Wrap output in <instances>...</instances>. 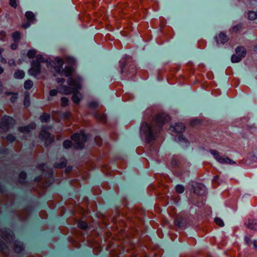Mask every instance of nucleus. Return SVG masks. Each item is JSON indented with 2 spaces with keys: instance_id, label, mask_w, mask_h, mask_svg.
Masks as SVG:
<instances>
[{
  "instance_id": "f257e3e1",
  "label": "nucleus",
  "mask_w": 257,
  "mask_h": 257,
  "mask_svg": "<svg viewBox=\"0 0 257 257\" xmlns=\"http://www.w3.org/2000/svg\"><path fill=\"white\" fill-rule=\"evenodd\" d=\"M170 121V117L165 113H159L154 115L151 124L144 122L141 126V136L147 143L155 140L162 130V126Z\"/></svg>"
},
{
  "instance_id": "f03ea898",
  "label": "nucleus",
  "mask_w": 257,
  "mask_h": 257,
  "mask_svg": "<svg viewBox=\"0 0 257 257\" xmlns=\"http://www.w3.org/2000/svg\"><path fill=\"white\" fill-rule=\"evenodd\" d=\"M64 62L62 59L59 58H56L54 61H52L48 64V67L49 65L54 67L55 72L58 74L64 75L66 77L70 76L74 71L72 66L68 65L66 66L65 68H63Z\"/></svg>"
},
{
  "instance_id": "7ed1b4c3",
  "label": "nucleus",
  "mask_w": 257,
  "mask_h": 257,
  "mask_svg": "<svg viewBox=\"0 0 257 257\" xmlns=\"http://www.w3.org/2000/svg\"><path fill=\"white\" fill-rule=\"evenodd\" d=\"M81 77L78 76L69 77L67 80V83L72 87L63 85L60 88V92L67 95L77 91L81 88Z\"/></svg>"
},
{
  "instance_id": "20e7f679",
  "label": "nucleus",
  "mask_w": 257,
  "mask_h": 257,
  "mask_svg": "<svg viewBox=\"0 0 257 257\" xmlns=\"http://www.w3.org/2000/svg\"><path fill=\"white\" fill-rule=\"evenodd\" d=\"M87 139V136L83 131H81L80 133L74 134L71 136V139L73 142V148L76 149H82Z\"/></svg>"
},
{
  "instance_id": "39448f33",
  "label": "nucleus",
  "mask_w": 257,
  "mask_h": 257,
  "mask_svg": "<svg viewBox=\"0 0 257 257\" xmlns=\"http://www.w3.org/2000/svg\"><path fill=\"white\" fill-rule=\"evenodd\" d=\"M185 126L182 123H176L174 125L171 126L170 131L173 133V135L178 136V140L179 141H183L186 143L187 140L183 137L182 133L184 131Z\"/></svg>"
},
{
  "instance_id": "423d86ee",
  "label": "nucleus",
  "mask_w": 257,
  "mask_h": 257,
  "mask_svg": "<svg viewBox=\"0 0 257 257\" xmlns=\"http://www.w3.org/2000/svg\"><path fill=\"white\" fill-rule=\"evenodd\" d=\"M211 155H213L215 159L219 163L227 164L230 165L235 164L236 163L232 160L227 157H224L221 156L219 152L215 150H210L209 151Z\"/></svg>"
},
{
  "instance_id": "0eeeda50",
  "label": "nucleus",
  "mask_w": 257,
  "mask_h": 257,
  "mask_svg": "<svg viewBox=\"0 0 257 257\" xmlns=\"http://www.w3.org/2000/svg\"><path fill=\"white\" fill-rule=\"evenodd\" d=\"M15 121L13 117L5 116L2 117L0 123V132H5L13 126Z\"/></svg>"
},
{
  "instance_id": "6e6552de",
  "label": "nucleus",
  "mask_w": 257,
  "mask_h": 257,
  "mask_svg": "<svg viewBox=\"0 0 257 257\" xmlns=\"http://www.w3.org/2000/svg\"><path fill=\"white\" fill-rule=\"evenodd\" d=\"M121 72L122 73L125 72H130L134 73L136 72V66L134 62H130L128 63H126V60L125 61L121 60L120 61Z\"/></svg>"
},
{
  "instance_id": "1a4fd4ad",
  "label": "nucleus",
  "mask_w": 257,
  "mask_h": 257,
  "mask_svg": "<svg viewBox=\"0 0 257 257\" xmlns=\"http://www.w3.org/2000/svg\"><path fill=\"white\" fill-rule=\"evenodd\" d=\"M39 137L41 139L45 141L46 146L49 145L54 141V136L49 133L45 127H43L41 131Z\"/></svg>"
},
{
  "instance_id": "9d476101",
  "label": "nucleus",
  "mask_w": 257,
  "mask_h": 257,
  "mask_svg": "<svg viewBox=\"0 0 257 257\" xmlns=\"http://www.w3.org/2000/svg\"><path fill=\"white\" fill-rule=\"evenodd\" d=\"M1 236L8 242H13L14 233L10 229L5 228L1 230Z\"/></svg>"
},
{
  "instance_id": "9b49d317",
  "label": "nucleus",
  "mask_w": 257,
  "mask_h": 257,
  "mask_svg": "<svg viewBox=\"0 0 257 257\" xmlns=\"http://www.w3.org/2000/svg\"><path fill=\"white\" fill-rule=\"evenodd\" d=\"M41 65L38 62H33L32 66L29 70V74L32 76H36L40 73Z\"/></svg>"
},
{
  "instance_id": "f8f14e48",
  "label": "nucleus",
  "mask_w": 257,
  "mask_h": 257,
  "mask_svg": "<svg viewBox=\"0 0 257 257\" xmlns=\"http://www.w3.org/2000/svg\"><path fill=\"white\" fill-rule=\"evenodd\" d=\"M246 227L250 229L257 231V220L249 218L244 223Z\"/></svg>"
},
{
  "instance_id": "ddd939ff",
  "label": "nucleus",
  "mask_w": 257,
  "mask_h": 257,
  "mask_svg": "<svg viewBox=\"0 0 257 257\" xmlns=\"http://www.w3.org/2000/svg\"><path fill=\"white\" fill-rule=\"evenodd\" d=\"M228 40L227 36L223 32H220L217 36L215 37V40L217 44L219 43L224 44Z\"/></svg>"
},
{
  "instance_id": "4468645a",
  "label": "nucleus",
  "mask_w": 257,
  "mask_h": 257,
  "mask_svg": "<svg viewBox=\"0 0 257 257\" xmlns=\"http://www.w3.org/2000/svg\"><path fill=\"white\" fill-rule=\"evenodd\" d=\"M192 187L195 193L201 195L204 193L205 186L203 185L196 183Z\"/></svg>"
},
{
  "instance_id": "2eb2a0df",
  "label": "nucleus",
  "mask_w": 257,
  "mask_h": 257,
  "mask_svg": "<svg viewBox=\"0 0 257 257\" xmlns=\"http://www.w3.org/2000/svg\"><path fill=\"white\" fill-rule=\"evenodd\" d=\"M13 246L15 251L17 253L21 252L24 249L23 244L18 240H16L14 242Z\"/></svg>"
},
{
  "instance_id": "dca6fc26",
  "label": "nucleus",
  "mask_w": 257,
  "mask_h": 257,
  "mask_svg": "<svg viewBox=\"0 0 257 257\" xmlns=\"http://www.w3.org/2000/svg\"><path fill=\"white\" fill-rule=\"evenodd\" d=\"M45 168H46V165L44 164H40L38 166V168L43 171V174L45 176L46 175V173H47V174L48 176V177L49 178H51L52 176V170L51 169H49L48 170H45Z\"/></svg>"
},
{
  "instance_id": "f3484780",
  "label": "nucleus",
  "mask_w": 257,
  "mask_h": 257,
  "mask_svg": "<svg viewBox=\"0 0 257 257\" xmlns=\"http://www.w3.org/2000/svg\"><path fill=\"white\" fill-rule=\"evenodd\" d=\"M36 126L35 123H32L27 126L20 127L19 130L22 133H29L31 130H34L36 128Z\"/></svg>"
},
{
  "instance_id": "a211bd4d",
  "label": "nucleus",
  "mask_w": 257,
  "mask_h": 257,
  "mask_svg": "<svg viewBox=\"0 0 257 257\" xmlns=\"http://www.w3.org/2000/svg\"><path fill=\"white\" fill-rule=\"evenodd\" d=\"M67 164V160L65 158H61L59 163L56 162L54 164V167L56 168H63L65 167Z\"/></svg>"
},
{
  "instance_id": "6ab92c4d",
  "label": "nucleus",
  "mask_w": 257,
  "mask_h": 257,
  "mask_svg": "<svg viewBox=\"0 0 257 257\" xmlns=\"http://www.w3.org/2000/svg\"><path fill=\"white\" fill-rule=\"evenodd\" d=\"M236 54L243 58L246 55V50L243 47H237L235 49Z\"/></svg>"
},
{
  "instance_id": "aec40b11",
  "label": "nucleus",
  "mask_w": 257,
  "mask_h": 257,
  "mask_svg": "<svg viewBox=\"0 0 257 257\" xmlns=\"http://www.w3.org/2000/svg\"><path fill=\"white\" fill-rule=\"evenodd\" d=\"M41 179L42 178L41 177H38L35 178V181L40 182V183H41V187L46 188L50 185L51 183H50L49 181H44L41 182Z\"/></svg>"
},
{
  "instance_id": "412c9836",
  "label": "nucleus",
  "mask_w": 257,
  "mask_h": 257,
  "mask_svg": "<svg viewBox=\"0 0 257 257\" xmlns=\"http://www.w3.org/2000/svg\"><path fill=\"white\" fill-rule=\"evenodd\" d=\"M73 93H74L72 97V100L74 103L78 104L80 100L81 94L78 92H75V91H74Z\"/></svg>"
},
{
  "instance_id": "4be33fe9",
  "label": "nucleus",
  "mask_w": 257,
  "mask_h": 257,
  "mask_svg": "<svg viewBox=\"0 0 257 257\" xmlns=\"http://www.w3.org/2000/svg\"><path fill=\"white\" fill-rule=\"evenodd\" d=\"M25 17L29 22H32L35 20V15L32 12H27L25 14Z\"/></svg>"
},
{
  "instance_id": "5701e85b",
  "label": "nucleus",
  "mask_w": 257,
  "mask_h": 257,
  "mask_svg": "<svg viewBox=\"0 0 257 257\" xmlns=\"http://www.w3.org/2000/svg\"><path fill=\"white\" fill-rule=\"evenodd\" d=\"M14 77L17 79H22L25 76V73L22 70H18L14 73Z\"/></svg>"
},
{
  "instance_id": "b1692460",
  "label": "nucleus",
  "mask_w": 257,
  "mask_h": 257,
  "mask_svg": "<svg viewBox=\"0 0 257 257\" xmlns=\"http://www.w3.org/2000/svg\"><path fill=\"white\" fill-rule=\"evenodd\" d=\"M95 117L99 121L101 122H105L106 121V116L104 114L96 113Z\"/></svg>"
},
{
  "instance_id": "393cba45",
  "label": "nucleus",
  "mask_w": 257,
  "mask_h": 257,
  "mask_svg": "<svg viewBox=\"0 0 257 257\" xmlns=\"http://www.w3.org/2000/svg\"><path fill=\"white\" fill-rule=\"evenodd\" d=\"M30 94L27 91L25 93V99L24 101V104L26 107H28L30 105Z\"/></svg>"
},
{
  "instance_id": "a878e982",
  "label": "nucleus",
  "mask_w": 257,
  "mask_h": 257,
  "mask_svg": "<svg viewBox=\"0 0 257 257\" xmlns=\"http://www.w3.org/2000/svg\"><path fill=\"white\" fill-rule=\"evenodd\" d=\"M12 38L15 43H18L21 38V33L16 31L12 34Z\"/></svg>"
},
{
  "instance_id": "bb28decb",
  "label": "nucleus",
  "mask_w": 257,
  "mask_h": 257,
  "mask_svg": "<svg viewBox=\"0 0 257 257\" xmlns=\"http://www.w3.org/2000/svg\"><path fill=\"white\" fill-rule=\"evenodd\" d=\"M242 57L237 54H234L231 57V61L233 63H237L241 61Z\"/></svg>"
},
{
  "instance_id": "cd10ccee",
  "label": "nucleus",
  "mask_w": 257,
  "mask_h": 257,
  "mask_svg": "<svg viewBox=\"0 0 257 257\" xmlns=\"http://www.w3.org/2000/svg\"><path fill=\"white\" fill-rule=\"evenodd\" d=\"M40 119L42 122H46L49 120L50 115L46 113H44L40 116Z\"/></svg>"
},
{
  "instance_id": "c85d7f7f",
  "label": "nucleus",
  "mask_w": 257,
  "mask_h": 257,
  "mask_svg": "<svg viewBox=\"0 0 257 257\" xmlns=\"http://www.w3.org/2000/svg\"><path fill=\"white\" fill-rule=\"evenodd\" d=\"M33 85V82L30 80H27L24 83V87L26 89H30L32 87Z\"/></svg>"
},
{
  "instance_id": "c756f323",
  "label": "nucleus",
  "mask_w": 257,
  "mask_h": 257,
  "mask_svg": "<svg viewBox=\"0 0 257 257\" xmlns=\"http://www.w3.org/2000/svg\"><path fill=\"white\" fill-rule=\"evenodd\" d=\"M248 18L249 20H253L257 18V13L253 11H249L248 13Z\"/></svg>"
},
{
  "instance_id": "7c9ffc66",
  "label": "nucleus",
  "mask_w": 257,
  "mask_h": 257,
  "mask_svg": "<svg viewBox=\"0 0 257 257\" xmlns=\"http://www.w3.org/2000/svg\"><path fill=\"white\" fill-rule=\"evenodd\" d=\"M77 226L79 228L84 229L87 227V223L82 220H79L77 222Z\"/></svg>"
},
{
  "instance_id": "2f4dec72",
  "label": "nucleus",
  "mask_w": 257,
  "mask_h": 257,
  "mask_svg": "<svg viewBox=\"0 0 257 257\" xmlns=\"http://www.w3.org/2000/svg\"><path fill=\"white\" fill-rule=\"evenodd\" d=\"M26 173L24 172H22L19 174V181L21 183H23L24 182L26 178Z\"/></svg>"
},
{
  "instance_id": "473e14b6",
  "label": "nucleus",
  "mask_w": 257,
  "mask_h": 257,
  "mask_svg": "<svg viewBox=\"0 0 257 257\" xmlns=\"http://www.w3.org/2000/svg\"><path fill=\"white\" fill-rule=\"evenodd\" d=\"M242 29V26L241 24H238L236 26H234L232 28V31L234 33H237L240 31Z\"/></svg>"
},
{
  "instance_id": "72a5a7b5",
  "label": "nucleus",
  "mask_w": 257,
  "mask_h": 257,
  "mask_svg": "<svg viewBox=\"0 0 257 257\" xmlns=\"http://www.w3.org/2000/svg\"><path fill=\"white\" fill-rule=\"evenodd\" d=\"M33 62H38L40 64L41 62H45V59L41 55H38L36 57V60Z\"/></svg>"
},
{
  "instance_id": "f704fd0d",
  "label": "nucleus",
  "mask_w": 257,
  "mask_h": 257,
  "mask_svg": "<svg viewBox=\"0 0 257 257\" xmlns=\"http://www.w3.org/2000/svg\"><path fill=\"white\" fill-rule=\"evenodd\" d=\"M214 221L216 224H217L220 227H223L224 226V222L223 220L218 217H216L214 219Z\"/></svg>"
},
{
  "instance_id": "c9c22d12",
  "label": "nucleus",
  "mask_w": 257,
  "mask_h": 257,
  "mask_svg": "<svg viewBox=\"0 0 257 257\" xmlns=\"http://www.w3.org/2000/svg\"><path fill=\"white\" fill-rule=\"evenodd\" d=\"M0 250L3 253H5L8 250V248L5 243L0 242Z\"/></svg>"
},
{
  "instance_id": "e433bc0d",
  "label": "nucleus",
  "mask_w": 257,
  "mask_h": 257,
  "mask_svg": "<svg viewBox=\"0 0 257 257\" xmlns=\"http://www.w3.org/2000/svg\"><path fill=\"white\" fill-rule=\"evenodd\" d=\"M176 191L178 193H182L184 191V187L181 185H178L176 186Z\"/></svg>"
},
{
  "instance_id": "4c0bfd02",
  "label": "nucleus",
  "mask_w": 257,
  "mask_h": 257,
  "mask_svg": "<svg viewBox=\"0 0 257 257\" xmlns=\"http://www.w3.org/2000/svg\"><path fill=\"white\" fill-rule=\"evenodd\" d=\"M72 145V143L70 140H66L63 143V147L65 149L69 148Z\"/></svg>"
},
{
  "instance_id": "58836bf2",
  "label": "nucleus",
  "mask_w": 257,
  "mask_h": 257,
  "mask_svg": "<svg viewBox=\"0 0 257 257\" xmlns=\"http://www.w3.org/2000/svg\"><path fill=\"white\" fill-rule=\"evenodd\" d=\"M36 54V51L35 50H30L28 52L27 56L30 58H33Z\"/></svg>"
},
{
  "instance_id": "ea45409f",
  "label": "nucleus",
  "mask_w": 257,
  "mask_h": 257,
  "mask_svg": "<svg viewBox=\"0 0 257 257\" xmlns=\"http://www.w3.org/2000/svg\"><path fill=\"white\" fill-rule=\"evenodd\" d=\"M61 105L64 107L68 105V99L67 97H63L61 98Z\"/></svg>"
},
{
  "instance_id": "a19ab883",
  "label": "nucleus",
  "mask_w": 257,
  "mask_h": 257,
  "mask_svg": "<svg viewBox=\"0 0 257 257\" xmlns=\"http://www.w3.org/2000/svg\"><path fill=\"white\" fill-rule=\"evenodd\" d=\"M244 241H245L246 244L247 245H248L249 246H250L251 245V243H252V241L250 239V236H248V235L245 236V237H244Z\"/></svg>"
},
{
  "instance_id": "79ce46f5",
  "label": "nucleus",
  "mask_w": 257,
  "mask_h": 257,
  "mask_svg": "<svg viewBox=\"0 0 257 257\" xmlns=\"http://www.w3.org/2000/svg\"><path fill=\"white\" fill-rule=\"evenodd\" d=\"M18 1V0H10V5L11 7L16 8L17 7Z\"/></svg>"
},
{
  "instance_id": "37998d69",
  "label": "nucleus",
  "mask_w": 257,
  "mask_h": 257,
  "mask_svg": "<svg viewBox=\"0 0 257 257\" xmlns=\"http://www.w3.org/2000/svg\"><path fill=\"white\" fill-rule=\"evenodd\" d=\"M7 140L10 142H13L15 140V137L12 135H9L7 137Z\"/></svg>"
},
{
  "instance_id": "c03bdc74",
  "label": "nucleus",
  "mask_w": 257,
  "mask_h": 257,
  "mask_svg": "<svg viewBox=\"0 0 257 257\" xmlns=\"http://www.w3.org/2000/svg\"><path fill=\"white\" fill-rule=\"evenodd\" d=\"M57 93H58V91L56 89H52L49 92L50 95L51 96H56L57 95Z\"/></svg>"
},
{
  "instance_id": "a18cd8bd",
  "label": "nucleus",
  "mask_w": 257,
  "mask_h": 257,
  "mask_svg": "<svg viewBox=\"0 0 257 257\" xmlns=\"http://www.w3.org/2000/svg\"><path fill=\"white\" fill-rule=\"evenodd\" d=\"M6 37V33L5 31H2L0 32V40H3Z\"/></svg>"
},
{
  "instance_id": "49530a36",
  "label": "nucleus",
  "mask_w": 257,
  "mask_h": 257,
  "mask_svg": "<svg viewBox=\"0 0 257 257\" xmlns=\"http://www.w3.org/2000/svg\"><path fill=\"white\" fill-rule=\"evenodd\" d=\"M95 141L98 146H100L102 142L101 139L99 137H95Z\"/></svg>"
},
{
  "instance_id": "de8ad7c7",
  "label": "nucleus",
  "mask_w": 257,
  "mask_h": 257,
  "mask_svg": "<svg viewBox=\"0 0 257 257\" xmlns=\"http://www.w3.org/2000/svg\"><path fill=\"white\" fill-rule=\"evenodd\" d=\"M98 105V104L96 102L92 101L90 102L89 106L92 108L96 107Z\"/></svg>"
},
{
  "instance_id": "09e8293b",
  "label": "nucleus",
  "mask_w": 257,
  "mask_h": 257,
  "mask_svg": "<svg viewBox=\"0 0 257 257\" xmlns=\"http://www.w3.org/2000/svg\"><path fill=\"white\" fill-rule=\"evenodd\" d=\"M171 165L172 166H174V167L177 166L178 162L176 160H175V158H173L172 159V161L171 162Z\"/></svg>"
},
{
  "instance_id": "8fccbe9b",
  "label": "nucleus",
  "mask_w": 257,
  "mask_h": 257,
  "mask_svg": "<svg viewBox=\"0 0 257 257\" xmlns=\"http://www.w3.org/2000/svg\"><path fill=\"white\" fill-rule=\"evenodd\" d=\"M17 47H18V44H17V43H15L12 44L11 45V48L13 50H16L17 48Z\"/></svg>"
},
{
  "instance_id": "3c124183",
  "label": "nucleus",
  "mask_w": 257,
  "mask_h": 257,
  "mask_svg": "<svg viewBox=\"0 0 257 257\" xmlns=\"http://www.w3.org/2000/svg\"><path fill=\"white\" fill-rule=\"evenodd\" d=\"M8 64L11 66L15 65V61L13 59L10 60L8 62Z\"/></svg>"
},
{
  "instance_id": "603ef678",
  "label": "nucleus",
  "mask_w": 257,
  "mask_h": 257,
  "mask_svg": "<svg viewBox=\"0 0 257 257\" xmlns=\"http://www.w3.org/2000/svg\"><path fill=\"white\" fill-rule=\"evenodd\" d=\"M65 79L64 78H57V82L59 83H63L65 81Z\"/></svg>"
},
{
  "instance_id": "864d4df0",
  "label": "nucleus",
  "mask_w": 257,
  "mask_h": 257,
  "mask_svg": "<svg viewBox=\"0 0 257 257\" xmlns=\"http://www.w3.org/2000/svg\"><path fill=\"white\" fill-rule=\"evenodd\" d=\"M30 26V24L29 23H27L26 24H24L22 25V27L23 28L26 29L28 28Z\"/></svg>"
},
{
  "instance_id": "5fc2aeb1",
  "label": "nucleus",
  "mask_w": 257,
  "mask_h": 257,
  "mask_svg": "<svg viewBox=\"0 0 257 257\" xmlns=\"http://www.w3.org/2000/svg\"><path fill=\"white\" fill-rule=\"evenodd\" d=\"M199 123V121L198 120H193L191 121V124L192 125H194Z\"/></svg>"
},
{
  "instance_id": "6e6d98bb",
  "label": "nucleus",
  "mask_w": 257,
  "mask_h": 257,
  "mask_svg": "<svg viewBox=\"0 0 257 257\" xmlns=\"http://www.w3.org/2000/svg\"><path fill=\"white\" fill-rule=\"evenodd\" d=\"M251 244H252V245H253V247H254L255 249H257L256 241L255 240H253V241L252 242Z\"/></svg>"
},
{
  "instance_id": "4d7b16f0",
  "label": "nucleus",
  "mask_w": 257,
  "mask_h": 257,
  "mask_svg": "<svg viewBox=\"0 0 257 257\" xmlns=\"http://www.w3.org/2000/svg\"><path fill=\"white\" fill-rule=\"evenodd\" d=\"M17 98V96L15 95H13L11 98V100L12 102H14L16 99Z\"/></svg>"
},
{
  "instance_id": "13d9d810",
  "label": "nucleus",
  "mask_w": 257,
  "mask_h": 257,
  "mask_svg": "<svg viewBox=\"0 0 257 257\" xmlns=\"http://www.w3.org/2000/svg\"><path fill=\"white\" fill-rule=\"evenodd\" d=\"M3 87L2 84V82L0 81V94L3 92Z\"/></svg>"
},
{
  "instance_id": "bf43d9fd",
  "label": "nucleus",
  "mask_w": 257,
  "mask_h": 257,
  "mask_svg": "<svg viewBox=\"0 0 257 257\" xmlns=\"http://www.w3.org/2000/svg\"><path fill=\"white\" fill-rule=\"evenodd\" d=\"M1 62L3 63H6V60L4 59V58H2L1 59Z\"/></svg>"
},
{
  "instance_id": "052dcab7",
  "label": "nucleus",
  "mask_w": 257,
  "mask_h": 257,
  "mask_svg": "<svg viewBox=\"0 0 257 257\" xmlns=\"http://www.w3.org/2000/svg\"><path fill=\"white\" fill-rule=\"evenodd\" d=\"M254 51L255 52H257V45H256L255 46H254Z\"/></svg>"
},
{
  "instance_id": "680f3d73",
  "label": "nucleus",
  "mask_w": 257,
  "mask_h": 257,
  "mask_svg": "<svg viewBox=\"0 0 257 257\" xmlns=\"http://www.w3.org/2000/svg\"><path fill=\"white\" fill-rule=\"evenodd\" d=\"M4 71V69L2 67H0V74H2Z\"/></svg>"
},
{
  "instance_id": "e2e57ef3",
  "label": "nucleus",
  "mask_w": 257,
  "mask_h": 257,
  "mask_svg": "<svg viewBox=\"0 0 257 257\" xmlns=\"http://www.w3.org/2000/svg\"><path fill=\"white\" fill-rule=\"evenodd\" d=\"M3 51H4V50L3 49L0 48V55H1V54L2 53Z\"/></svg>"
},
{
  "instance_id": "0e129e2a",
  "label": "nucleus",
  "mask_w": 257,
  "mask_h": 257,
  "mask_svg": "<svg viewBox=\"0 0 257 257\" xmlns=\"http://www.w3.org/2000/svg\"><path fill=\"white\" fill-rule=\"evenodd\" d=\"M42 213H42L41 214V218H45V216H42ZM44 215H45V214H44Z\"/></svg>"
},
{
  "instance_id": "69168bd1",
  "label": "nucleus",
  "mask_w": 257,
  "mask_h": 257,
  "mask_svg": "<svg viewBox=\"0 0 257 257\" xmlns=\"http://www.w3.org/2000/svg\"><path fill=\"white\" fill-rule=\"evenodd\" d=\"M175 224H176V225H179V224L178 223V220H176V221H175Z\"/></svg>"
},
{
  "instance_id": "338daca9",
  "label": "nucleus",
  "mask_w": 257,
  "mask_h": 257,
  "mask_svg": "<svg viewBox=\"0 0 257 257\" xmlns=\"http://www.w3.org/2000/svg\"><path fill=\"white\" fill-rule=\"evenodd\" d=\"M69 114H70V113H68L67 114V116L68 115H69Z\"/></svg>"
}]
</instances>
